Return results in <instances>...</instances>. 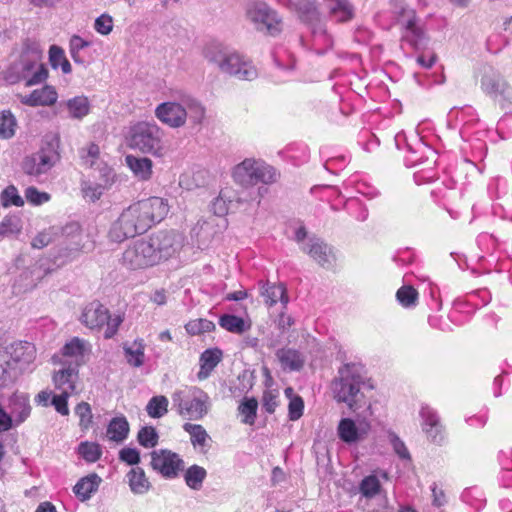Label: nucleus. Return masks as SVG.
I'll use <instances>...</instances> for the list:
<instances>
[{"instance_id": "obj_1", "label": "nucleus", "mask_w": 512, "mask_h": 512, "mask_svg": "<svg viewBox=\"0 0 512 512\" xmlns=\"http://www.w3.org/2000/svg\"><path fill=\"white\" fill-rule=\"evenodd\" d=\"M168 201L161 197H150L124 209L111 224L108 237L121 243L137 234L145 233L154 224L162 221L169 212Z\"/></svg>"}, {"instance_id": "obj_2", "label": "nucleus", "mask_w": 512, "mask_h": 512, "mask_svg": "<svg viewBox=\"0 0 512 512\" xmlns=\"http://www.w3.org/2000/svg\"><path fill=\"white\" fill-rule=\"evenodd\" d=\"M204 57L220 72L239 80L252 81L258 77V70L249 58L221 43L208 45Z\"/></svg>"}, {"instance_id": "obj_3", "label": "nucleus", "mask_w": 512, "mask_h": 512, "mask_svg": "<svg viewBox=\"0 0 512 512\" xmlns=\"http://www.w3.org/2000/svg\"><path fill=\"white\" fill-rule=\"evenodd\" d=\"M204 57L220 72L239 80L252 81L258 77V70L249 58L221 43L208 45Z\"/></svg>"}, {"instance_id": "obj_4", "label": "nucleus", "mask_w": 512, "mask_h": 512, "mask_svg": "<svg viewBox=\"0 0 512 512\" xmlns=\"http://www.w3.org/2000/svg\"><path fill=\"white\" fill-rule=\"evenodd\" d=\"M154 114L162 124L177 129L184 127L188 120L192 125H200L205 119L206 109L199 100L182 96L179 100L158 104Z\"/></svg>"}, {"instance_id": "obj_5", "label": "nucleus", "mask_w": 512, "mask_h": 512, "mask_svg": "<svg viewBox=\"0 0 512 512\" xmlns=\"http://www.w3.org/2000/svg\"><path fill=\"white\" fill-rule=\"evenodd\" d=\"M364 383L363 367L357 363H347L338 370L332 383L334 399L345 403L350 411L356 412L367 404L361 386Z\"/></svg>"}, {"instance_id": "obj_6", "label": "nucleus", "mask_w": 512, "mask_h": 512, "mask_svg": "<svg viewBox=\"0 0 512 512\" xmlns=\"http://www.w3.org/2000/svg\"><path fill=\"white\" fill-rule=\"evenodd\" d=\"M130 146L154 157L163 158L169 152L165 131L154 121H140L129 131Z\"/></svg>"}, {"instance_id": "obj_7", "label": "nucleus", "mask_w": 512, "mask_h": 512, "mask_svg": "<svg viewBox=\"0 0 512 512\" xmlns=\"http://www.w3.org/2000/svg\"><path fill=\"white\" fill-rule=\"evenodd\" d=\"M173 408L189 420H201L210 410L209 395L196 386H185L172 394Z\"/></svg>"}, {"instance_id": "obj_8", "label": "nucleus", "mask_w": 512, "mask_h": 512, "mask_svg": "<svg viewBox=\"0 0 512 512\" xmlns=\"http://www.w3.org/2000/svg\"><path fill=\"white\" fill-rule=\"evenodd\" d=\"M301 14L313 36V46L317 53L323 54L333 45L331 35L327 33L325 23L315 5V0H288Z\"/></svg>"}, {"instance_id": "obj_9", "label": "nucleus", "mask_w": 512, "mask_h": 512, "mask_svg": "<svg viewBox=\"0 0 512 512\" xmlns=\"http://www.w3.org/2000/svg\"><path fill=\"white\" fill-rule=\"evenodd\" d=\"M232 176L236 183L244 187L254 186L259 182L272 184L278 179V173L272 166L255 158H246L237 164Z\"/></svg>"}, {"instance_id": "obj_10", "label": "nucleus", "mask_w": 512, "mask_h": 512, "mask_svg": "<svg viewBox=\"0 0 512 512\" xmlns=\"http://www.w3.org/2000/svg\"><path fill=\"white\" fill-rule=\"evenodd\" d=\"M80 322L89 329H101L106 326L105 338H112L123 322L119 314H110L108 309L98 301L87 304L80 316Z\"/></svg>"}, {"instance_id": "obj_11", "label": "nucleus", "mask_w": 512, "mask_h": 512, "mask_svg": "<svg viewBox=\"0 0 512 512\" xmlns=\"http://www.w3.org/2000/svg\"><path fill=\"white\" fill-rule=\"evenodd\" d=\"M246 17L259 31L275 35L281 30V19L267 3L252 1L246 6Z\"/></svg>"}, {"instance_id": "obj_12", "label": "nucleus", "mask_w": 512, "mask_h": 512, "mask_svg": "<svg viewBox=\"0 0 512 512\" xmlns=\"http://www.w3.org/2000/svg\"><path fill=\"white\" fill-rule=\"evenodd\" d=\"M121 263L129 270H142L158 265L148 238L132 242L123 252Z\"/></svg>"}, {"instance_id": "obj_13", "label": "nucleus", "mask_w": 512, "mask_h": 512, "mask_svg": "<svg viewBox=\"0 0 512 512\" xmlns=\"http://www.w3.org/2000/svg\"><path fill=\"white\" fill-rule=\"evenodd\" d=\"M391 6L393 13L398 16L399 22L405 28L404 40L418 49L425 42V33L417 25L415 11L409 8L403 0H393Z\"/></svg>"}, {"instance_id": "obj_14", "label": "nucleus", "mask_w": 512, "mask_h": 512, "mask_svg": "<svg viewBox=\"0 0 512 512\" xmlns=\"http://www.w3.org/2000/svg\"><path fill=\"white\" fill-rule=\"evenodd\" d=\"M157 264L175 256L182 248L184 238L174 230L158 231L148 237Z\"/></svg>"}, {"instance_id": "obj_15", "label": "nucleus", "mask_w": 512, "mask_h": 512, "mask_svg": "<svg viewBox=\"0 0 512 512\" xmlns=\"http://www.w3.org/2000/svg\"><path fill=\"white\" fill-rule=\"evenodd\" d=\"M1 355H6L7 362L12 363V368L18 375L32 370L36 359V347L27 341H17L7 346Z\"/></svg>"}, {"instance_id": "obj_16", "label": "nucleus", "mask_w": 512, "mask_h": 512, "mask_svg": "<svg viewBox=\"0 0 512 512\" xmlns=\"http://www.w3.org/2000/svg\"><path fill=\"white\" fill-rule=\"evenodd\" d=\"M480 86L486 95L494 99H509L512 95V89L505 79L489 65H484L481 69Z\"/></svg>"}, {"instance_id": "obj_17", "label": "nucleus", "mask_w": 512, "mask_h": 512, "mask_svg": "<svg viewBox=\"0 0 512 512\" xmlns=\"http://www.w3.org/2000/svg\"><path fill=\"white\" fill-rule=\"evenodd\" d=\"M151 467L163 477L172 479L183 470L184 462L177 453L160 449L151 453Z\"/></svg>"}, {"instance_id": "obj_18", "label": "nucleus", "mask_w": 512, "mask_h": 512, "mask_svg": "<svg viewBox=\"0 0 512 512\" xmlns=\"http://www.w3.org/2000/svg\"><path fill=\"white\" fill-rule=\"evenodd\" d=\"M370 429V422L365 416H358L356 420L342 418L337 426V435L343 442L353 444L365 439Z\"/></svg>"}, {"instance_id": "obj_19", "label": "nucleus", "mask_w": 512, "mask_h": 512, "mask_svg": "<svg viewBox=\"0 0 512 512\" xmlns=\"http://www.w3.org/2000/svg\"><path fill=\"white\" fill-rule=\"evenodd\" d=\"M60 232L70 245L69 248L66 247L63 249L62 253L59 255V257L64 258L62 263L74 259L79 252L87 248V243L84 241L85 235L79 223L69 222L59 228V233Z\"/></svg>"}, {"instance_id": "obj_20", "label": "nucleus", "mask_w": 512, "mask_h": 512, "mask_svg": "<svg viewBox=\"0 0 512 512\" xmlns=\"http://www.w3.org/2000/svg\"><path fill=\"white\" fill-rule=\"evenodd\" d=\"M58 160L59 155L54 148H43L24 160L23 169L28 175L39 176L47 173Z\"/></svg>"}, {"instance_id": "obj_21", "label": "nucleus", "mask_w": 512, "mask_h": 512, "mask_svg": "<svg viewBox=\"0 0 512 512\" xmlns=\"http://www.w3.org/2000/svg\"><path fill=\"white\" fill-rule=\"evenodd\" d=\"M301 249L323 268L329 269L335 263L332 247L318 237L308 238L307 242L301 246Z\"/></svg>"}, {"instance_id": "obj_22", "label": "nucleus", "mask_w": 512, "mask_h": 512, "mask_svg": "<svg viewBox=\"0 0 512 512\" xmlns=\"http://www.w3.org/2000/svg\"><path fill=\"white\" fill-rule=\"evenodd\" d=\"M419 415L422 430L427 438L434 443H441L444 439V427L437 412L433 408L424 405L421 407Z\"/></svg>"}, {"instance_id": "obj_23", "label": "nucleus", "mask_w": 512, "mask_h": 512, "mask_svg": "<svg viewBox=\"0 0 512 512\" xmlns=\"http://www.w3.org/2000/svg\"><path fill=\"white\" fill-rule=\"evenodd\" d=\"M59 109L72 120H83L91 111V102L85 95H77L59 103Z\"/></svg>"}, {"instance_id": "obj_24", "label": "nucleus", "mask_w": 512, "mask_h": 512, "mask_svg": "<svg viewBox=\"0 0 512 512\" xmlns=\"http://www.w3.org/2000/svg\"><path fill=\"white\" fill-rule=\"evenodd\" d=\"M7 412L14 422L15 426L22 424L31 413V406L28 395L24 393H14L6 405Z\"/></svg>"}, {"instance_id": "obj_25", "label": "nucleus", "mask_w": 512, "mask_h": 512, "mask_svg": "<svg viewBox=\"0 0 512 512\" xmlns=\"http://www.w3.org/2000/svg\"><path fill=\"white\" fill-rule=\"evenodd\" d=\"M20 102L24 105L36 106H52L57 102L58 93L53 86L45 85L40 89L33 90L28 95H21Z\"/></svg>"}, {"instance_id": "obj_26", "label": "nucleus", "mask_w": 512, "mask_h": 512, "mask_svg": "<svg viewBox=\"0 0 512 512\" xmlns=\"http://www.w3.org/2000/svg\"><path fill=\"white\" fill-rule=\"evenodd\" d=\"M78 378V367L68 365L54 373L53 383L55 388L60 392L74 394Z\"/></svg>"}, {"instance_id": "obj_27", "label": "nucleus", "mask_w": 512, "mask_h": 512, "mask_svg": "<svg viewBox=\"0 0 512 512\" xmlns=\"http://www.w3.org/2000/svg\"><path fill=\"white\" fill-rule=\"evenodd\" d=\"M90 349L88 341L74 337L63 346L62 356L72 359L69 365L79 367L84 363V356L90 352Z\"/></svg>"}, {"instance_id": "obj_28", "label": "nucleus", "mask_w": 512, "mask_h": 512, "mask_svg": "<svg viewBox=\"0 0 512 512\" xmlns=\"http://www.w3.org/2000/svg\"><path fill=\"white\" fill-rule=\"evenodd\" d=\"M222 359V351L218 348L207 349L200 355V370L197 378L202 381L207 379Z\"/></svg>"}, {"instance_id": "obj_29", "label": "nucleus", "mask_w": 512, "mask_h": 512, "mask_svg": "<svg viewBox=\"0 0 512 512\" xmlns=\"http://www.w3.org/2000/svg\"><path fill=\"white\" fill-rule=\"evenodd\" d=\"M125 162L136 178L142 181L151 179L153 173V162L147 157H136L127 155Z\"/></svg>"}, {"instance_id": "obj_30", "label": "nucleus", "mask_w": 512, "mask_h": 512, "mask_svg": "<svg viewBox=\"0 0 512 512\" xmlns=\"http://www.w3.org/2000/svg\"><path fill=\"white\" fill-rule=\"evenodd\" d=\"M101 481L96 473L89 474L75 484L73 492L80 501H86L98 490Z\"/></svg>"}, {"instance_id": "obj_31", "label": "nucleus", "mask_w": 512, "mask_h": 512, "mask_svg": "<svg viewBox=\"0 0 512 512\" xmlns=\"http://www.w3.org/2000/svg\"><path fill=\"white\" fill-rule=\"evenodd\" d=\"M329 16L336 22H347L353 18L354 10L349 0H324Z\"/></svg>"}, {"instance_id": "obj_32", "label": "nucleus", "mask_w": 512, "mask_h": 512, "mask_svg": "<svg viewBox=\"0 0 512 512\" xmlns=\"http://www.w3.org/2000/svg\"><path fill=\"white\" fill-rule=\"evenodd\" d=\"M260 293L264 298L265 304L268 306H273L278 301H280L283 305L288 303L286 288L283 284H263L260 288Z\"/></svg>"}, {"instance_id": "obj_33", "label": "nucleus", "mask_w": 512, "mask_h": 512, "mask_svg": "<svg viewBox=\"0 0 512 512\" xmlns=\"http://www.w3.org/2000/svg\"><path fill=\"white\" fill-rule=\"evenodd\" d=\"M130 427L125 416H117L111 419L107 427V437L110 441L121 443L129 435Z\"/></svg>"}, {"instance_id": "obj_34", "label": "nucleus", "mask_w": 512, "mask_h": 512, "mask_svg": "<svg viewBox=\"0 0 512 512\" xmlns=\"http://www.w3.org/2000/svg\"><path fill=\"white\" fill-rule=\"evenodd\" d=\"M183 429L190 435L193 447L200 452H206L211 438L204 427L199 424L185 423Z\"/></svg>"}, {"instance_id": "obj_35", "label": "nucleus", "mask_w": 512, "mask_h": 512, "mask_svg": "<svg viewBox=\"0 0 512 512\" xmlns=\"http://www.w3.org/2000/svg\"><path fill=\"white\" fill-rule=\"evenodd\" d=\"M129 487L134 494L142 495L149 491L150 482L144 470L140 467L132 468L126 475Z\"/></svg>"}, {"instance_id": "obj_36", "label": "nucleus", "mask_w": 512, "mask_h": 512, "mask_svg": "<svg viewBox=\"0 0 512 512\" xmlns=\"http://www.w3.org/2000/svg\"><path fill=\"white\" fill-rule=\"evenodd\" d=\"M23 75L26 78V86H33L44 82L48 77L47 68L37 62L25 64Z\"/></svg>"}, {"instance_id": "obj_37", "label": "nucleus", "mask_w": 512, "mask_h": 512, "mask_svg": "<svg viewBox=\"0 0 512 512\" xmlns=\"http://www.w3.org/2000/svg\"><path fill=\"white\" fill-rule=\"evenodd\" d=\"M276 355L284 369L296 371L300 370L304 364L303 357L294 349H280Z\"/></svg>"}, {"instance_id": "obj_38", "label": "nucleus", "mask_w": 512, "mask_h": 512, "mask_svg": "<svg viewBox=\"0 0 512 512\" xmlns=\"http://www.w3.org/2000/svg\"><path fill=\"white\" fill-rule=\"evenodd\" d=\"M219 325L235 334H242L250 328V324L243 318L231 314L222 315L219 319Z\"/></svg>"}, {"instance_id": "obj_39", "label": "nucleus", "mask_w": 512, "mask_h": 512, "mask_svg": "<svg viewBox=\"0 0 512 512\" xmlns=\"http://www.w3.org/2000/svg\"><path fill=\"white\" fill-rule=\"evenodd\" d=\"M127 362L134 367H140L144 363L145 345L143 340H135L131 345L124 346Z\"/></svg>"}, {"instance_id": "obj_40", "label": "nucleus", "mask_w": 512, "mask_h": 512, "mask_svg": "<svg viewBox=\"0 0 512 512\" xmlns=\"http://www.w3.org/2000/svg\"><path fill=\"white\" fill-rule=\"evenodd\" d=\"M49 62L53 69L60 67L64 74H69L72 70L64 50L57 45H52L49 49Z\"/></svg>"}, {"instance_id": "obj_41", "label": "nucleus", "mask_w": 512, "mask_h": 512, "mask_svg": "<svg viewBox=\"0 0 512 512\" xmlns=\"http://www.w3.org/2000/svg\"><path fill=\"white\" fill-rule=\"evenodd\" d=\"M17 120L9 110L0 112V139H10L16 133Z\"/></svg>"}, {"instance_id": "obj_42", "label": "nucleus", "mask_w": 512, "mask_h": 512, "mask_svg": "<svg viewBox=\"0 0 512 512\" xmlns=\"http://www.w3.org/2000/svg\"><path fill=\"white\" fill-rule=\"evenodd\" d=\"M6 358V355L0 354V391L11 386L19 376L12 368V363H8Z\"/></svg>"}, {"instance_id": "obj_43", "label": "nucleus", "mask_w": 512, "mask_h": 512, "mask_svg": "<svg viewBox=\"0 0 512 512\" xmlns=\"http://www.w3.org/2000/svg\"><path fill=\"white\" fill-rule=\"evenodd\" d=\"M79 153L85 165L100 168L102 161L100 148L97 144L89 143L86 147L81 148Z\"/></svg>"}, {"instance_id": "obj_44", "label": "nucleus", "mask_w": 512, "mask_h": 512, "mask_svg": "<svg viewBox=\"0 0 512 512\" xmlns=\"http://www.w3.org/2000/svg\"><path fill=\"white\" fill-rule=\"evenodd\" d=\"M78 453L86 462L94 463L102 456V449L98 443L84 441L79 444Z\"/></svg>"}, {"instance_id": "obj_45", "label": "nucleus", "mask_w": 512, "mask_h": 512, "mask_svg": "<svg viewBox=\"0 0 512 512\" xmlns=\"http://www.w3.org/2000/svg\"><path fill=\"white\" fill-rule=\"evenodd\" d=\"M258 401L255 398H246L238 407L242 416V423L253 425L257 416Z\"/></svg>"}, {"instance_id": "obj_46", "label": "nucleus", "mask_w": 512, "mask_h": 512, "mask_svg": "<svg viewBox=\"0 0 512 512\" xmlns=\"http://www.w3.org/2000/svg\"><path fill=\"white\" fill-rule=\"evenodd\" d=\"M207 475L206 470L198 465H192L185 473L186 484L194 489L198 490L201 488L202 483Z\"/></svg>"}, {"instance_id": "obj_47", "label": "nucleus", "mask_w": 512, "mask_h": 512, "mask_svg": "<svg viewBox=\"0 0 512 512\" xmlns=\"http://www.w3.org/2000/svg\"><path fill=\"white\" fill-rule=\"evenodd\" d=\"M168 399L165 396L152 397L147 406L146 411L152 418H161L168 411Z\"/></svg>"}, {"instance_id": "obj_48", "label": "nucleus", "mask_w": 512, "mask_h": 512, "mask_svg": "<svg viewBox=\"0 0 512 512\" xmlns=\"http://www.w3.org/2000/svg\"><path fill=\"white\" fill-rule=\"evenodd\" d=\"M22 230L21 218L17 215H8L0 222V235L6 237L20 233Z\"/></svg>"}, {"instance_id": "obj_49", "label": "nucleus", "mask_w": 512, "mask_h": 512, "mask_svg": "<svg viewBox=\"0 0 512 512\" xmlns=\"http://www.w3.org/2000/svg\"><path fill=\"white\" fill-rule=\"evenodd\" d=\"M0 201L1 205L5 208L10 206L22 207L24 205V200L14 185L7 186L1 192Z\"/></svg>"}, {"instance_id": "obj_50", "label": "nucleus", "mask_w": 512, "mask_h": 512, "mask_svg": "<svg viewBox=\"0 0 512 512\" xmlns=\"http://www.w3.org/2000/svg\"><path fill=\"white\" fill-rule=\"evenodd\" d=\"M59 234V227L52 226L38 233L32 240V247L42 249L49 245L53 239Z\"/></svg>"}, {"instance_id": "obj_51", "label": "nucleus", "mask_w": 512, "mask_h": 512, "mask_svg": "<svg viewBox=\"0 0 512 512\" xmlns=\"http://www.w3.org/2000/svg\"><path fill=\"white\" fill-rule=\"evenodd\" d=\"M398 302L406 308L416 305L418 292L412 286H402L396 293Z\"/></svg>"}, {"instance_id": "obj_52", "label": "nucleus", "mask_w": 512, "mask_h": 512, "mask_svg": "<svg viewBox=\"0 0 512 512\" xmlns=\"http://www.w3.org/2000/svg\"><path fill=\"white\" fill-rule=\"evenodd\" d=\"M158 433L152 426H145L138 432L137 439L140 445L145 448L155 447L158 443Z\"/></svg>"}, {"instance_id": "obj_53", "label": "nucleus", "mask_w": 512, "mask_h": 512, "mask_svg": "<svg viewBox=\"0 0 512 512\" xmlns=\"http://www.w3.org/2000/svg\"><path fill=\"white\" fill-rule=\"evenodd\" d=\"M24 196L27 202L33 206H40L51 200L49 193L40 191L34 186L27 187Z\"/></svg>"}, {"instance_id": "obj_54", "label": "nucleus", "mask_w": 512, "mask_h": 512, "mask_svg": "<svg viewBox=\"0 0 512 512\" xmlns=\"http://www.w3.org/2000/svg\"><path fill=\"white\" fill-rule=\"evenodd\" d=\"M214 328V323L207 319L191 320L185 325L187 333L191 335H199L202 333L211 332Z\"/></svg>"}, {"instance_id": "obj_55", "label": "nucleus", "mask_w": 512, "mask_h": 512, "mask_svg": "<svg viewBox=\"0 0 512 512\" xmlns=\"http://www.w3.org/2000/svg\"><path fill=\"white\" fill-rule=\"evenodd\" d=\"M380 481L375 475L365 477L360 483V492L367 498H372L380 491Z\"/></svg>"}, {"instance_id": "obj_56", "label": "nucleus", "mask_w": 512, "mask_h": 512, "mask_svg": "<svg viewBox=\"0 0 512 512\" xmlns=\"http://www.w3.org/2000/svg\"><path fill=\"white\" fill-rule=\"evenodd\" d=\"M279 391L277 389H266L262 396V406L267 413H274L279 405Z\"/></svg>"}, {"instance_id": "obj_57", "label": "nucleus", "mask_w": 512, "mask_h": 512, "mask_svg": "<svg viewBox=\"0 0 512 512\" xmlns=\"http://www.w3.org/2000/svg\"><path fill=\"white\" fill-rule=\"evenodd\" d=\"M75 414L79 417V425L83 430H87L92 423L91 407L87 402L79 403L75 408Z\"/></svg>"}, {"instance_id": "obj_58", "label": "nucleus", "mask_w": 512, "mask_h": 512, "mask_svg": "<svg viewBox=\"0 0 512 512\" xmlns=\"http://www.w3.org/2000/svg\"><path fill=\"white\" fill-rule=\"evenodd\" d=\"M389 442L401 460L410 461L411 456L405 443L396 435L394 432H390L388 435Z\"/></svg>"}, {"instance_id": "obj_59", "label": "nucleus", "mask_w": 512, "mask_h": 512, "mask_svg": "<svg viewBox=\"0 0 512 512\" xmlns=\"http://www.w3.org/2000/svg\"><path fill=\"white\" fill-rule=\"evenodd\" d=\"M304 410V401L300 396L293 397L288 405V417L291 421H296L301 418Z\"/></svg>"}, {"instance_id": "obj_60", "label": "nucleus", "mask_w": 512, "mask_h": 512, "mask_svg": "<svg viewBox=\"0 0 512 512\" xmlns=\"http://www.w3.org/2000/svg\"><path fill=\"white\" fill-rule=\"evenodd\" d=\"M94 29L101 35H108L113 29V19L108 14H102L96 18Z\"/></svg>"}, {"instance_id": "obj_61", "label": "nucleus", "mask_w": 512, "mask_h": 512, "mask_svg": "<svg viewBox=\"0 0 512 512\" xmlns=\"http://www.w3.org/2000/svg\"><path fill=\"white\" fill-rule=\"evenodd\" d=\"M71 395L72 394L60 392L59 394L53 395L52 397L51 405H53L55 410L63 416H67L69 414L67 401Z\"/></svg>"}, {"instance_id": "obj_62", "label": "nucleus", "mask_w": 512, "mask_h": 512, "mask_svg": "<svg viewBox=\"0 0 512 512\" xmlns=\"http://www.w3.org/2000/svg\"><path fill=\"white\" fill-rule=\"evenodd\" d=\"M119 460L134 466L140 462V453L135 448L124 447L119 451Z\"/></svg>"}, {"instance_id": "obj_63", "label": "nucleus", "mask_w": 512, "mask_h": 512, "mask_svg": "<svg viewBox=\"0 0 512 512\" xmlns=\"http://www.w3.org/2000/svg\"><path fill=\"white\" fill-rule=\"evenodd\" d=\"M82 190L86 198H89L91 201H96L101 197L103 188L98 184L85 183Z\"/></svg>"}, {"instance_id": "obj_64", "label": "nucleus", "mask_w": 512, "mask_h": 512, "mask_svg": "<svg viewBox=\"0 0 512 512\" xmlns=\"http://www.w3.org/2000/svg\"><path fill=\"white\" fill-rule=\"evenodd\" d=\"M211 211L216 216H224L228 212V202L224 199L222 193L211 204Z\"/></svg>"}]
</instances>
